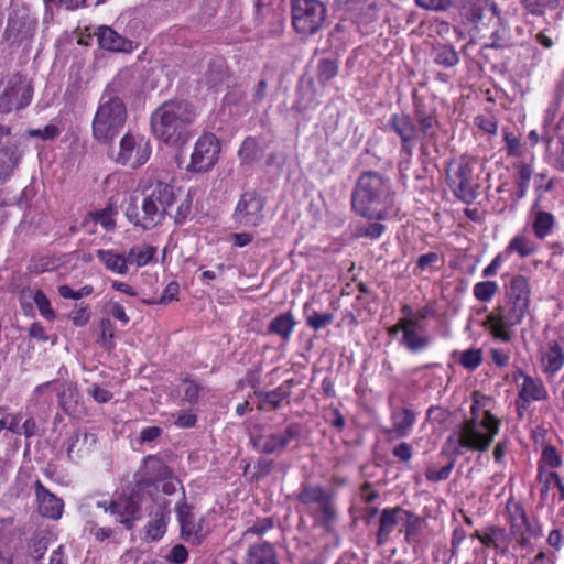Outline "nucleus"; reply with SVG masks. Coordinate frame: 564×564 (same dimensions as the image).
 I'll use <instances>...</instances> for the list:
<instances>
[{"label": "nucleus", "mask_w": 564, "mask_h": 564, "mask_svg": "<svg viewBox=\"0 0 564 564\" xmlns=\"http://www.w3.org/2000/svg\"><path fill=\"white\" fill-rule=\"evenodd\" d=\"M455 466V462L451 460L445 466L437 468L431 464L425 469V477L431 482H440L449 478Z\"/></svg>", "instance_id": "obj_49"}, {"label": "nucleus", "mask_w": 564, "mask_h": 564, "mask_svg": "<svg viewBox=\"0 0 564 564\" xmlns=\"http://www.w3.org/2000/svg\"><path fill=\"white\" fill-rule=\"evenodd\" d=\"M405 511L406 510L401 507L386 508L381 511L379 518V528L377 531L378 545L386 544L394 529L398 525L402 527Z\"/></svg>", "instance_id": "obj_22"}, {"label": "nucleus", "mask_w": 564, "mask_h": 564, "mask_svg": "<svg viewBox=\"0 0 564 564\" xmlns=\"http://www.w3.org/2000/svg\"><path fill=\"white\" fill-rule=\"evenodd\" d=\"M507 521L513 540V549L532 550V538L541 534L530 523L524 507L512 498L506 502Z\"/></svg>", "instance_id": "obj_10"}, {"label": "nucleus", "mask_w": 564, "mask_h": 564, "mask_svg": "<svg viewBox=\"0 0 564 564\" xmlns=\"http://www.w3.org/2000/svg\"><path fill=\"white\" fill-rule=\"evenodd\" d=\"M82 444V446L77 449L78 452H87L90 451L97 443V436L93 433H83V434H75L69 442L68 445V455L70 456L72 453L75 451L78 444Z\"/></svg>", "instance_id": "obj_48"}, {"label": "nucleus", "mask_w": 564, "mask_h": 564, "mask_svg": "<svg viewBox=\"0 0 564 564\" xmlns=\"http://www.w3.org/2000/svg\"><path fill=\"white\" fill-rule=\"evenodd\" d=\"M97 258L108 270L117 274L128 272V259L122 254L115 253L112 250H98Z\"/></svg>", "instance_id": "obj_34"}, {"label": "nucleus", "mask_w": 564, "mask_h": 564, "mask_svg": "<svg viewBox=\"0 0 564 564\" xmlns=\"http://www.w3.org/2000/svg\"><path fill=\"white\" fill-rule=\"evenodd\" d=\"M416 120L420 126L421 133L429 139L436 135L437 131V119L433 113H424L420 109L415 111Z\"/></svg>", "instance_id": "obj_42"}, {"label": "nucleus", "mask_w": 564, "mask_h": 564, "mask_svg": "<svg viewBox=\"0 0 564 564\" xmlns=\"http://www.w3.org/2000/svg\"><path fill=\"white\" fill-rule=\"evenodd\" d=\"M34 489L37 512L44 518L61 519L64 512L63 499L46 489L40 480L35 481Z\"/></svg>", "instance_id": "obj_19"}, {"label": "nucleus", "mask_w": 564, "mask_h": 564, "mask_svg": "<svg viewBox=\"0 0 564 564\" xmlns=\"http://www.w3.org/2000/svg\"><path fill=\"white\" fill-rule=\"evenodd\" d=\"M188 558V552L186 547L182 544L175 545L170 554L167 555V560L175 564H183Z\"/></svg>", "instance_id": "obj_64"}, {"label": "nucleus", "mask_w": 564, "mask_h": 564, "mask_svg": "<svg viewBox=\"0 0 564 564\" xmlns=\"http://www.w3.org/2000/svg\"><path fill=\"white\" fill-rule=\"evenodd\" d=\"M156 253V248L149 245L133 247L129 250L127 256L128 263L137 264L138 267L147 265Z\"/></svg>", "instance_id": "obj_38"}, {"label": "nucleus", "mask_w": 564, "mask_h": 564, "mask_svg": "<svg viewBox=\"0 0 564 564\" xmlns=\"http://www.w3.org/2000/svg\"><path fill=\"white\" fill-rule=\"evenodd\" d=\"M264 198L258 193H243L234 212L235 221L241 227H258L264 220Z\"/></svg>", "instance_id": "obj_12"}, {"label": "nucleus", "mask_w": 564, "mask_h": 564, "mask_svg": "<svg viewBox=\"0 0 564 564\" xmlns=\"http://www.w3.org/2000/svg\"><path fill=\"white\" fill-rule=\"evenodd\" d=\"M546 178V175L543 174V173H539L535 175V180H534V188H535V192L538 193V200L534 203L533 205V208H535L538 205H539V200L541 198V196L546 193V192H550L552 191L553 186H554V183L552 180H549L545 184L543 183L544 180Z\"/></svg>", "instance_id": "obj_60"}, {"label": "nucleus", "mask_w": 564, "mask_h": 564, "mask_svg": "<svg viewBox=\"0 0 564 564\" xmlns=\"http://www.w3.org/2000/svg\"><path fill=\"white\" fill-rule=\"evenodd\" d=\"M57 397L59 404L65 411L70 410V402H77L78 391L73 382H63L57 388Z\"/></svg>", "instance_id": "obj_45"}, {"label": "nucleus", "mask_w": 564, "mask_h": 564, "mask_svg": "<svg viewBox=\"0 0 564 564\" xmlns=\"http://www.w3.org/2000/svg\"><path fill=\"white\" fill-rule=\"evenodd\" d=\"M352 208L368 219H384L394 206V192L389 177L365 172L357 180L351 195Z\"/></svg>", "instance_id": "obj_3"}, {"label": "nucleus", "mask_w": 564, "mask_h": 564, "mask_svg": "<svg viewBox=\"0 0 564 564\" xmlns=\"http://www.w3.org/2000/svg\"><path fill=\"white\" fill-rule=\"evenodd\" d=\"M494 25L496 29L491 33V47L502 48L507 47L511 43V31L503 19L500 17V11L498 15L492 18Z\"/></svg>", "instance_id": "obj_37"}, {"label": "nucleus", "mask_w": 564, "mask_h": 564, "mask_svg": "<svg viewBox=\"0 0 564 564\" xmlns=\"http://www.w3.org/2000/svg\"><path fill=\"white\" fill-rule=\"evenodd\" d=\"M474 162L462 159L457 169L449 176L451 185L456 196L465 203H471L476 198L473 185Z\"/></svg>", "instance_id": "obj_16"}, {"label": "nucleus", "mask_w": 564, "mask_h": 564, "mask_svg": "<svg viewBox=\"0 0 564 564\" xmlns=\"http://www.w3.org/2000/svg\"><path fill=\"white\" fill-rule=\"evenodd\" d=\"M327 9L319 0H292V24L302 35H313L325 24Z\"/></svg>", "instance_id": "obj_8"}, {"label": "nucleus", "mask_w": 564, "mask_h": 564, "mask_svg": "<svg viewBox=\"0 0 564 564\" xmlns=\"http://www.w3.org/2000/svg\"><path fill=\"white\" fill-rule=\"evenodd\" d=\"M300 435L295 424L289 425L282 433L262 434L252 440L253 447L263 454H281L289 443Z\"/></svg>", "instance_id": "obj_15"}, {"label": "nucleus", "mask_w": 564, "mask_h": 564, "mask_svg": "<svg viewBox=\"0 0 564 564\" xmlns=\"http://www.w3.org/2000/svg\"><path fill=\"white\" fill-rule=\"evenodd\" d=\"M127 120L126 105L119 97L102 96L93 120V135L100 142L111 141Z\"/></svg>", "instance_id": "obj_6"}, {"label": "nucleus", "mask_w": 564, "mask_h": 564, "mask_svg": "<svg viewBox=\"0 0 564 564\" xmlns=\"http://www.w3.org/2000/svg\"><path fill=\"white\" fill-rule=\"evenodd\" d=\"M539 367L547 380L564 368V337L547 339L538 349Z\"/></svg>", "instance_id": "obj_13"}, {"label": "nucleus", "mask_w": 564, "mask_h": 564, "mask_svg": "<svg viewBox=\"0 0 564 564\" xmlns=\"http://www.w3.org/2000/svg\"><path fill=\"white\" fill-rule=\"evenodd\" d=\"M516 169L518 174L517 186L529 187L531 177L533 175V169L524 162H519L516 165Z\"/></svg>", "instance_id": "obj_57"}, {"label": "nucleus", "mask_w": 564, "mask_h": 564, "mask_svg": "<svg viewBox=\"0 0 564 564\" xmlns=\"http://www.w3.org/2000/svg\"><path fill=\"white\" fill-rule=\"evenodd\" d=\"M536 481L540 486V496L542 500H545L551 488L555 486V481L560 475L555 470L536 469Z\"/></svg>", "instance_id": "obj_44"}, {"label": "nucleus", "mask_w": 564, "mask_h": 564, "mask_svg": "<svg viewBox=\"0 0 564 564\" xmlns=\"http://www.w3.org/2000/svg\"><path fill=\"white\" fill-rule=\"evenodd\" d=\"M487 399L475 392L470 415L446 438L443 451L462 456L467 451L486 452L498 435L500 420L486 409Z\"/></svg>", "instance_id": "obj_2"}, {"label": "nucleus", "mask_w": 564, "mask_h": 564, "mask_svg": "<svg viewBox=\"0 0 564 564\" xmlns=\"http://www.w3.org/2000/svg\"><path fill=\"white\" fill-rule=\"evenodd\" d=\"M563 465V457L555 446L547 444L541 449L536 469L555 470Z\"/></svg>", "instance_id": "obj_36"}, {"label": "nucleus", "mask_w": 564, "mask_h": 564, "mask_svg": "<svg viewBox=\"0 0 564 564\" xmlns=\"http://www.w3.org/2000/svg\"><path fill=\"white\" fill-rule=\"evenodd\" d=\"M117 213V208L112 204H108L105 208L96 212L93 215V219L100 224L107 231H111L116 227L115 216Z\"/></svg>", "instance_id": "obj_47"}, {"label": "nucleus", "mask_w": 564, "mask_h": 564, "mask_svg": "<svg viewBox=\"0 0 564 564\" xmlns=\"http://www.w3.org/2000/svg\"><path fill=\"white\" fill-rule=\"evenodd\" d=\"M34 29L35 23L28 14H11L4 31V40L11 45L29 42Z\"/></svg>", "instance_id": "obj_20"}, {"label": "nucleus", "mask_w": 564, "mask_h": 564, "mask_svg": "<svg viewBox=\"0 0 564 564\" xmlns=\"http://www.w3.org/2000/svg\"><path fill=\"white\" fill-rule=\"evenodd\" d=\"M220 152L219 139L214 133H203L193 145L186 171L195 174L208 173L218 163Z\"/></svg>", "instance_id": "obj_11"}, {"label": "nucleus", "mask_w": 564, "mask_h": 564, "mask_svg": "<svg viewBox=\"0 0 564 564\" xmlns=\"http://www.w3.org/2000/svg\"><path fill=\"white\" fill-rule=\"evenodd\" d=\"M144 470L147 479L142 484L151 485L161 480L172 479V470L170 467L156 456H148L144 459Z\"/></svg>", "instance_id": "obj_28"}, {"label": "nucleus", "mask_w": 564, "mask_h": 564, "mask_svg": "<svg viewBox=\"0 0 564 564\" xmlns=\"http://www.w3.org/2000/svg\"><path fill=\"white\" fill-rule=\"evenodd\" d=\"M415 413L405 406L393 408L391 410V427L384 430V434L390 440L408 437L415 424Z\"/></svg>", "instance_id": "obj_21"}, {"label": "nucleus", "mask_w": 564, "mask_h": 564, "mask_svg": "<svg viewBox=\"0 0 564 564\" xmlns=\"http://www.w3.org/2000/svg\"><path fill=\"white\" fill-rule=\"evenodd\" d=\"M177 518L184 540L193 544H199L202 541L200 529H197L193 522V517L187 506L177 508Z\"/></svg>", "instance_id": "obj_29"}, {"label": "nucleus", "mask_w": 564, "mask_h": 564, "mask_svg": "<svg viewBox=\"0 0 564 564\" xmlns=\"http://www.w3.org/2000/svg\"><path fill=\"white\" fill-rule=\"evenodd\" d=\"M33 88L25 75L10 74L0 79V112L9 113L29 106Z\"/></svg>", "instance_id": "obj_7"}, {"label": "nucleus", "mask_w": 564, "mask_h": 564, "mask_svg": "<svg viewBox=\"0 0 564 564\" xmlns=\"http://www.w3.org/2000/svg\"><path fill=\"white\" fill-rule=\"evenodd\" d=\"M510 530L503 527L488 525L482 530H476L470 536L479 540L487 549H494L497 555L507 556L512 545Z\"/></svg>", "instance_id": "obj_14"}, {"label": "nucleus", "mask_w": 564, "mask_h": 564, "mask_svg": "<svg viewBox=\"0 0 564 564\" xmlns=\"http://www.w3.org/2000/svg\"><path fill=\"white\" fill-rule=\"evenodd\" d=\"M508 256L503 252L498 253L491 262L482 270L484 278L495 276L498 270L502 267V264L507 261Z\"/></svg>", "instance_id": "obj_59"}, {"label": "nucleus", "mask_w": 564, "mask_h": 564, "mask_svg": "<svg viewBox=\"0 0 564 564\" xmlns=\"http://www.w3.org/2000/svg\"><path fill=\"white\" fill-rule=\"evenodd\" d=\"M174 202L173 187L167 183L158 182L143 197L141 209L131 204L126 209V216L135 227L151 230L162 224Z\"/></svg>", "instance_id": "obj_5"}, {"label": "nucleus", "mask_w": 564, "mask_h": 564, "mask_svg": "<svg viewBox=\"0 0 564 564\" xmlns=\"http://www.w3.org/2000/svg\"><path fill=\"white\" fill-rule=\"evenodd\" d=\"M419 8L433 11V12H445L453 6V0H415Z\"/></svg>", "instance_id": "obj_54"}, {"label": "nucleus", "mask_w": 564, "mask_h": 564, "mask_svg": "<svg viewBox=\"0 0 564 564\" xmlns=\"http://www.w3.org/2000/svg\"><path fill=\"white\" fill-rule=\"evenodd\" d=\"M296 499L305 506H318L326 517L333 516V507L329 498L319 486H303L301 491L297 494Z\"/></svg>", "instance_id": "obj_26"}, {"label": "nucleus", "mask_w": 564, "mask_h": 564, "mask_svg": "<svg viewBox=\"0 0 564 564\" xmlns=\"http://www.w3.org/2000/svg\"><path fill=\"white\" fill-rule=\"evenodd\" d=\"M334 315L332 313L313 312L306 316V324L314 330H319L332 324Z\"/></svg>", "instance_id": "obj_53"}, {"label": "nucleus", "mask_w": 564, "mask_h": 564, "mask_svg": "<svg viewBox=\"0 0 564 564\" xmlns=\"http://www.w3.org/2000/svg\"><path fill=\"white\" fill-rule=\"evenodd\" d=\"M434 61L444 67H453L458 64L459 56L452 45H440L435 48Z\"/></svg>", "instance_id": "obj_41"}, {"label": "nucleus", "mask_w": 564, "mask_h": 564, "mask_svg": "<svg viewBox=\"0 0 564 564\" xmlns=\"http://www.w3.org/2000/svg\"><path fill=\"white\" fill-rule=\"evenodd\" d=\"M520 376L522 383L520 384L519 397L524 402L545 401L549 398L546 387L541 378L531 377L523 372Z\"/></svg>", "instance_id": "obj_25"}, {"label": "nucleus", "mask_w": 564, "mask_h": 564, "mask_svg": "<svg viewBox=\"0 0 564 564\" xmlns=\"http://www.w3.org/2000/svg\"><path fill=\"white\" fill-rule=\"evenodd\" d=\"M141 499L138 492L129 497H120L109 503V513L116 516L119 523L132 529L135 520L140 518Z\"/></svg>", "instance_id": "obj_17"}, {"label": "nucleus", "mask_w": 564, "mask_h": 564, "mask_svg": "<svg viewBox=\"0 0 564 564\" xmlns=\"http://www.w3.org/2000/svg\"><path fill=\"white\" fill-rule=\"evenodd\" d=\"M100 338L99 341L106 350H111L115 347L113 335L115 326L109 318H102L99 323Z\"/></svg>", "instance_id": "obj_52"}, {"label": "nucleus", "mask_w": 564, "mask_h": 564, "mask_svg": "<svg viewBox=\"0 0 564 564\" xmlns=\"http://www.w3.org/2000/svg\"><path fill=\"white\" fill-rule=\"evenodd\" d=\"M498 12V6L488 0H474L463 9L464 17L476 26L484 23V20L492 22V18L497 17Z\"/></svg>", "instance_id": "obj_23"}, {"label": "nucleus", "mask_w": 564, "mask_h": 564, "mask_svg": "<svg viewBox=\"0 0 564 564\" xmlns=\"http://www.w3.org/2000/svg\"><path fill=\"white\" fill-rule=\"evenodd\" d=\"M33 301L40 314L47 321H54L56 313L51 307V302L42 290H36L33 295Z\"/></svg>", "instance_id": "obj_51"}, {"label": "nucleus", "mask_w": 564, "mask_h": 564, "mask_svg": "<svg viewBox=\"0 0 564 564\" xmlns=\"http://www.w3.org/2000/svg\"><path fill=\"white\" fill-rule=\"evenodd\" d=\"M248 564H279L271 544L263 542L249 549Z\"/></svg>", "instance_id": "obj_33"}, {"label": "nucleus", "mask_w": 564, "mask_h": 564, "mask_svg": "<svg viewBox=\"0 0 564 564\" xmlns=\"http://www.w3.org/2000/svg\"><path fill=\"white\" fill-rule=\"evenodd\" d=\"M291 384V380L285 381L274 390L261 392L259 397H261L262 401L269 403L273 409H278L281 405V402L290 395Z\"/></svg>", "instance_id": "obj_39"}, {"label": "nucleus", "mask_w": 564, "mask_h": 564, "mask_svg": "<svg viewBox=\"0 0 564 564\" xmlns=\"http://www.w3.org/2000/svg\"><path fill=\"white\" fill-rule=\"evenodd\" d=\"M503 140L507 145V153L509 156H519L521 154L520 140L512 133L506 131L503 133Z\"/></svg>", "instance_id": "obj_61"}, {"label": "nucleus", "mask_w": 564, "mask_h": 564, "mask_svg": "<svg viewBox=\"0 0 564 564\" xmlns=\"http://www.w3.org/2000/svg\"><path fill=\"white\" fill-rule=\"evenodd\" d=\"M88 393L98 402V403H107L108 401H110L112 399V393L107 390V389H104L101 387H99L98 384H93L89 389H88Z\"/></svg>", "instance_id": "obj_63"}, {"label": "nucleus", "mask_w": 564, "mask_h": 564, "mask_svg": "<svg viewBox=\"0 0 564 564\" xmlns=\"http://www.w3.org/2000/svg\"><path fill=\"white\" fill-rule=\"evenodd\" d=\"M97 37L99 45L105 50L113 52H130L132 50V42L109 26H99Z\"/></svg>", "instance_id": "obj_27"}, {"label": "nucleus", "mask_w": 564, "mask_h": 564, "mask_svg": "<svg viewBox=\"0 0 564 564\" xmlns=\"http://www.w3.org/2000/svg\"><path fill=\"white\" fill-rule=\"evenodd\" d=\"M152 153L150 140L140 133L127 132L119 142L118 151L112 155L120 165L138 169L144 165Z\"/></svg>", "instance_id": "obj_9"}, {"label": "nucleus", "mask_w": 564, "mask_h": 564, "mask_svg": "<svg viewBox=\"0 0 564 564\" xmlns=\"http://www.w3.org/2000/svg\"><path fill=\"white\" fill-rule=\"evenodd\" d=\"M459 364L467 370H475L482 362V352L478 348L464 350L459 355Z\"/></svg>", "instance_id": "obj_50"}, {"label": "nucleus", "mask_w": 564, "mask_h": 564, "mask_svg": "<svg viewBox=\"0 0 564 564\" xmlns=\"http://www.w3.org/2000/svg\"><path fill=\"white\" fill-rule=\"evenodd\" d=\"M91 313L88 306L78 307L70 312L69 318L74 326L83 327L87 325L90 321Z\"/></svg>", "instance_id": "obj_58"}, {"label": "nucleus", "mask_w": 564, "mask_h": 564, "mask_svg": "<svg viewBox=\"0 0 564 564\" xmlns=\"http://www.w3.org/2000/svg\"><path fill=\"white\" fill-rule=\"evenodd\" d=\"M538 250L535 243L524 235H516L508 243L505 253L509 257L517 253L520 258H527Z\"/></svg>", "instance_id": "obj_35"}, {"label": "nucleus", "mask_w": 564, "mask_h": 564, "mask_svg": "<svg viewBox=\"0 0 564 564\" xmlns=\"http://www.w3.org/2000/svg\"><path fill=\"white\" fill-rule=\"evenodd\" d=\"M389 127L399 135L402 144V152L412 156L419 131L406 113H393L389 120Z\"/></svg>", "instance_id": "obj_18"}, {"label": "nucleus", "mask_w": 564, "mask_h": 564, "mask_svg": "<svg viewBox=\"0 0 564 564\" xmlns=\"http://www.w3.org/2000/svg\"><path fill=\"white\" fill-rule=\"evenodd\" d=\"M503 284L505 303L499 304L486 316L482 327L500 343H510L513 328L521 325L530 312L532 288L523 274H506Z\"/></svg>", "instance_id": "obj_1"}, {"label": "nucleus", "mask_w": 564, "mask_h": 564, "mask_svg": "<svg viewBox=\"0 0 564 564\" xmlns=\"http://www.w3.org/2000/svg\"><path fill=\"white\" fill-rule=\"evenodd\" d=\"M338 74V65L332 59H323L318 65V78L321 82L326 83L333 79Z\"/></svg>", "instance_id": "obj_55"}, {"label": "nucleus", "mask_w": 564, "mask_h": 564, "mask_svg": "<svg viewBox=\"0 0 564 564\" xmlns=\"http://www.w3.org/2000/svg\"><path fill=\"white\" fill-rule=\"evenodd\" d=\"M499 285L496 281H481L473 286V295L479 302L488 303L498 293Z\"/></svg>", "instance_id": "obj_40"}, {"label": "nucleus", "mask_w": 564, "mask_h": 564, "mask_svg": "<svg viewBox=\"0 0 564 564\" xmlns=\"http://www.w3.org/2000/svg\"><path fill=\"white\" fill-rule=\"evenodd\" d=\"M195 107L183 100H169L151 115L154 137L169 145H182L189 139L188 127L195 121Z\"/></svg>", "instance_id": "obj_4"}, {"label": "nucleus", "mask_w": 564, "mask_h": 564, "mask_svg": "<svg viewBox=\"0 0 564 564\" xmlns=\"http://www.w3.org/2000/svg\"><path fill=\"white\" fill-rule=\"evenodd\" d=\"M555 223L556 220L552 213L536 210L532 220V231L538 239L543 240L553 232Z\"/></svg>", "instance_id": "obj_32"}, {"label": "nucleus", "mask_w": 564, "mask_h": 564, "mask_svg": "<svg viewBox=\"0 0 564 564\" xmlns=\"http://www.w3.org/2000/svg\"><path fill=\"white\" fill-rule=\"evenodd\" d=\"M425 524L426 523L423 518L410 510H406L400 532L404 534L406 543L413 544L417 542V539L422 534Z\"/></svg>", "instance_id": "obj_30"}, {"label": "nucleus", "mask_w": 564, "mask_h": 564, "mask_svg": "<svg viewBox=\"0 0 564 564\" xmlns=\"http://www.w3.org/2000/svg\"><path fill=\"white\" fill-rule=\"evenodd\" d=\"M62 131H63V128L58 123L51 121L43 129L26 130L25 134L29 138H39L43 141H53L59 137Z\"/></svg>", "instance_id": "obj_43"}, {"label": "nucleus", "mask_w": 564, "mask_h": 564, "mask_svg": "<svg viewBox=\"0 0 564 564\" xmlns=\"http://www.w3.org/2000/svg\"><path fill=\"white\" fill-rule=\"evenodd\" d=\"M93 293L91 285H85L77 291H74L69 285H61L58 288V294L64 299L79 300L82 297L88 296Z\"/></svg>", "instance_id": "obj_56"}, {"label": "nucleus", "mask_w": 564, "mask_h": 564, "mask_svg": "<svg viewBox=\"0 0 564 564\" xmlns=\"http://www.w3.org/2000/svg\"><path fill=\"white\" fill-rule=\"evenodd\" d=\"M296 322L291 312H285L275 316L268 326V330L271 334L280 336L284 341H289Z\"/></svg>", "instance_id": "obj_31"}, {"label": "nucleus", "mask_w": 564, "mask_h": 564, "mask_svg": "<svg viewBox=\"0 0 564 564\" xmlns=\"http://www.w3.org/2000/svg\"><path fill=\"white\" fill-rule=\"evenodd\" d=\"M401 326L404 328V333L400 344L410 352L417 354L427 348L430 345V338L427 335L419 332L417 322L415 319L410 317L409 322L403 323Z\"/></svg>", "instance_id": "obj_24"}, {"label": "nucleus", "mask_w": 564, "mask_h": 564, "mask_svg": "<svg viewBox=\"0 0 564 564\" xmlns=\"http://www.w3.org/2000/svg\"><path fill=\"white\" fill-rule=\"evenodd\" d=\"M257 148V142L252 138H247L239 150V158L242 162H250L253 159V154Z\"/></svg>", "instance_id": "obj_62"}, {"label": "nucleus", "mask_w": 564, "mask_h": 564, "mask_svg": "<svg viewBox=\"0 0 564 564\" xmlns=\"http://www.w3.org/2000/svg\"><path fill=\"white\" fill-rule=\"evenodd\" d=\"M166 530V520L164 510H160L155 518L147 525L145 534L151 540H160Z\"/></svg>", "instance_id": "obj_46"}]
</instances>
